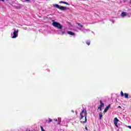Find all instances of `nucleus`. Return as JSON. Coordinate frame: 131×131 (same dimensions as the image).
Here are the masks:
<instances>
[{
    "label": "nucleus",
    "mask_w": 131,
    "mask_h": 131,
    "mask_svg": "<svg viewBox=\"0 0 131 131\" xmlns=\"http://www.w3.org/2000/svg\"><path fill=\"white\" fill-rule=\"evenodd\" d=\"M80 120H81V123H85L87 121L86 117L88 116V113H86V110H82L80 113Z\"/></svg>",
    "instance_id": "1"
},
{
    "label": "nucleus",
    "mask_w": 131,
    "mask_h": 131,
    "mask_svg": "<svg viewBox=\"0 0 131 131\" xmlns=\"http://www.w3.org/2000/svg\"><path fill=\"white\" fill-rule=\"evenodd\" d=\"M53 7H55V8H56L57 9L60 10V11H66V10H68V9H69L66 7L59 6V5L57 4H53Z\"/></svg>",
    "instance_id": "2"
},
{
    "label": "nucleus",
    "mask_w": 131,
    "mask_h": 131,
    "mask_svg": "<svg viewBox=\"0 0 131 131\" xmlns=\"http://www.w3.org/2000/svg\"><path fill=\"white\" fill-rule=\"evenodd\" d=\"M53 23L52 25L54 26V27H56V28H58V29H62L63 28V26L61 25V24L59 23H57L55 21V20H52Z\"/></svg>",
    "instance_id": "3"
},
{
    "label": "nucleus",
    "mask_w": 131,
    "mask_h": 131,
    "mask_svg": "<svg viewBox=\"0 0 131 131\" xmlns=\"http://www.w3.org/2000/svg\"><path fill=\"white\" fill-rule=\"evenodd\" d=\"M18 32H19V30H15L13 32V36H12V38H16L18 36Z\"/></svg>",
    "instance_id": "4"
},
{
    "label": "nucleus",
    "mask_w": 131,
    "mask_h": 131,
    "mask_svg": "<svg viewBox=\"0 0 131 131\" xmlns=\"http://www.w3.org/2000/svg\"><path fill=\"white\" fill-rule=\"evenodd\" d=\"M118 121H119V120H118V119H117V118H114V124L115 125V126H116V127H118Z\"/></svg>",
    "instance_id": "5"
},
{
    "label": "nucleus",
    "mask_w": 131,
    "mask_h": 131,
    "mask_svg": "<svg viewBox=\"0 0 131 131\" xmlns=\"http://www.w3.org/2000/svg\"><path fill=\"white\" fill-rule=\"evenodd\" d=\"M121 96L122 97H123V96H124V98H125V99H128V94H127V93L123 94V92L122 91L121 92Z\"/></svg>",
    "instance_id": "6"
},
{
    "label": "nucleus",
    "mask_w": 131,
    "mask_h": 131,
    "mask_svg": "<svg viewBox=\"0 0 131 131\" xmlns=\"http://www.w3.org/2000/svg\"><path fill=\"white\" fill-rule=\"evenodd\" d=\"M111 107V104H108L104 109L103 112L104 113H106V112H107V111H108V110H109V109H110V107Z\"/></svg>",
    "instance_id": "7"
},
{
    "label": "nucleus",
    "mask_w": 131,
    "mask_h": 131,
    "mask_svg": "<svg viewBox=\"0 0 131 131\" xmlns=\"http://www.w3.org/2000/svg\"><path fill=\"white\" fill-rule=\"evenodd\" d=\"M59 4H64V5H67V6H70V5L69 4V3L66 2H64V1H60L59 2Z\"/></svg>",
    "instance_id": "8"
},
{
    "label": "nucleus",
    "mask_w": 131,
    "mask_h": 131,
    "mask_svg": "<svg viewBox=\"0 0 131 131\" xmlns=\"http://www.w3.org/2000/svg\"><path fill=\"white\" fill-rule=\"evenodd\" d=\"M100 105H99V107H101V108H103V107L105 106V104L103 103L102 100L100 101Z\"/></svg>",
    "instance_id": "9"
},
{
    "label": "nucleus",
    "mask_w": 131,
    "mask_h": 131,
    "mask_svg": "<svg viewBox=\"0 0 131 131\" xmlns=\"http://www.w3.org/2000/svg\"><path fill=\"white\" fill-rule=\"evenodd\" d=\"M127 14H126V12H122L121 13V16L123 18L125 17Z\"/></svg>",
    "instance_id": "10"
},
{
    "label": "nucleus",
    "mask_w": 131,
    "mask_h": 131,
    "mask_svg": "<svg viewBox=\"0 0 131 131\" xmlns=\"http://www.w3.org/2000/svg\"><path fill=\"white\" fill-rule=\"evenodd\" d=\"M68 34H70V35H75V33H73L72 31H68Z\"/></svg>",
    "instance_id": "11"
},
{
    "label": "nucleus",
    "mask_w": 131,
    "mask_h": 131,
    "mask_svg": "<svg viewBox=\"0 0 131 131\" xmlns=\"http://www.w3.org/2000/svg\"><path fill=\"white\" fill-rule=\"evenodd\" d=\"M102 117H103V114L102 113H99V119L101 120L102 119Z\"/></svg>",
    "instance_id": "12"
},
{
    "label": "nucleus",
    "mask_w": 131,
    "mask_h": 131,
    "mask_svg": "<svg viewBox=\"0 0 131 131\" xmlns=\"http://www.w3.org/2000/svg\"><path fill=\"white\" fill-rule=\"evenodd\" d=\"M86 43L88 46H90V45H91V40H88L86 41Z\"/></svg>",
    "instance_id": "13"
},
{
    "label": "nucleus",
    "mask_w": 131,
    "mask_h": 131,
    "mask_svg": "<svg viewBox=\"0 0 131 131\" xmlns=\"http://www.w3.org/2000/svg\"><path fill=\"white\" fill-rule=\"evenodd\" d=\"M77 25H78V26H79V27H80V28H82V27H83V25H81L80 23H77Z\"/></svg>",
    "instance_id": "14"
},
{
    "label": "nucleus",
    "mask_w": 131,
    "mask_h": 131,
    "mask_svg": "<svg viewBox=\"0 0 131 131\" xmlns=\"http://www.w3.org/2000/svg\"><path fill=\"white\" fill-rule=\"evenodd\" d=\"M52 121H53L52 119L49 118V121H48V123H50V122H52Z\"/></svg>",
    "instance_id": "15"
},
{
    "label": "nucleus",
    "mask_w": 131,
    "mask_h": 131,
    "mask_svg": "<svg viewBox=\"0 0 131 131\" xmlns=\"http://www.w3.org/2000/svg\"><path fill=\"white\" fill-rule=\"evenodd\" d=\"M98 110H100V111H102V107L101 106H99L98 107Z\"/></svg>",
    "instance_id": "16"
},
{
    "label": "nucleus",
    "mask_w": 131,
    "mask_h": 131,
    "mask_svg": "<svg viewBox=\"0 0 131 131\" xmlns=\"http://www.w3.org/2000/svg\"><path fill=\"white\" fill-rule=\"evenodd\" d=\"M54 121H58V119H54Z\"/></svg>",
    "instance_id": "17"
},
{
    "label": "nucleus",
    "mask_w": 131,
    "mask_h": 131,
    "mask_svg": "<svg viewBox=\"0 0 131 131\" xmlns=\"http://www.w3.org/2000/svg\"><path fill=\"white\" fill-rule=\"evenodd\" d=\"M128 128H130V129H131V126H128Z\"/></svg>",
    "instance_id": "18"
},
{
    "label": "nucleus",
    "mask_w": 131,
    "mask_h": 131,
    "mask_svg": "<svg viewBox=\"0 0 131 131\" xmlns=\"http://www.w3.org/2000/svg\"><path fill=\"white\" fill-rule=\"evenodd\" d=\"M118 108H121V106H120V105H119Z\"/></svg>",
    "instance_id": "19"
},
{
    "label": "nucleus",
    "mask_w": 131,
    "mask_h": 131,
    "mask_svg": "<svg viewBox=\"0 0 131 131\" xmlns=\"http://www.w3.org/2000/svg\"><path fill=\"white\" fill-rule=\"evenodd\" d=\"M85 128L86 130H88V127H85Z\"/></svg>",
    "instance_id": "20"
},
{
    "label": "nucleus",
    "mask_w": 131,
    "mask_h": 131,
    "mask_svg": "<svg viewBox=\"0 0 131 131\" xmlns=\"http://www.w3.org/2000/svg\"><path fill=\"white\" fill-rule=\"evenodd\" d=\"M58 120H59V121H61V118L58 119Z\"/></svg>",
    "instance_id": "21"
},
{
    "label": "nucleus",
    "mask_w": 131,
    "mask_h": 131,
    "mask_svg": "<svg viewBox=\"0 0 131 131\" xmlns=\"http://www.w3.org/2000/svg\"><path fill=\"white\" fill-rule=\"evenodd\" d=\"M2 1V2H5V0H0Z\"/></svg>",
    "instance_id": "22"
},
{
    "label": "nucleus",
    "mask_w": 131,
    "mask_h": 131,
    "mask_svg": "<svg viewBox=\"0 0 131 131\" xmlns=\"http://www.w3.org/2000/svg\"><path fill=\"white\" fill-rule=\"evenodd\" d=\"M130 4H131V1L130 2Z\"/></svg>",
    "instance_id": "23"
}]
</instances>
